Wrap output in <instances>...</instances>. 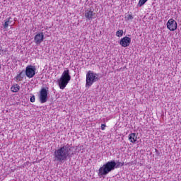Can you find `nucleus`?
Masks as SVG:
<instances>
[{
    "instance_id": "obj_1",
    "label": "nucleus",
    "mask_w": 181,
    "mask_h": 181,
    "mask_svg": "<svg viewBox=\"0 0 181 181\" xmlns=\"http://www.w3.org/2000/svg\"><path fill=\"white\" fill-rule=\"evenodd\" d=\"M124 162L116 163L115 160L108 161L99 168L98 170V176L99 177H104V176H107L110 172L124 166Z\"/></svg>"
},
{
    "instance_id": "obj_2",
    "label": "nucleus",
    "mask_w": 181,
    "mask_h": 181,
    "mask_svg": "<svg viewBox=\"0 0 181 181\" xmlns=\"http://www.w3.org/2000/svg\"><path fill=\"white\" fill-rule=\"evenodd\" d=\"M70 151L71 148L69 145L63 146L58 148L54 152L55 160H57L58 162H63V160H66L67 158H69V153Z\"/></svg>"
},
{
    "instance_id": "obj_3",
    "label": "nucleus",
    "mask_w": 181,
    "mask_h": 181,
    "mask_svg": "<svg viewBox=\"0 0 181 181\" xmlns=\"http://www.w3.org/2000/svg\"><path fill=\"white\" fill-rule=\"evenodd\" d=\"M71 80V76H70V71L66 69L63 71L61 77L58 80V85L60 90H64L65 87H67V84L70 83Z\"/></svg>"
},
{
    "instance_id": "obj_4",
    "label": "nucleus",
    "mask_w": 181,
    "mask_h": 181,
    "mask_svg": "<svg viewBox=\"0 0 181 181\" xmlns=\"http://www.w3.org/2000/svg\"><path fill=\"white\" fill-rule=\"evenodd\" d=\"M100 80V76L94 71H88L86 74V87L90 88V87L94 84V83Z\"/></svg>"
},
{
    "instance_id": "obj_5",
    "label": "nucleus",
    "mask_w": 181,
    "mask_h": 181,
    "mask_svg": "<svg viewBox=\"0 0 181 181\" xmlns=\"http://www.w3.org/2000/svg\"><path fill=\"white\" fill-rule=\"evenodd\" d=\"M49 88H42L40 91V101L41 104H45L47 101V95L49 94Z\"/></svg>"
},
{
    "instance_id": "obj_6",
    "label": "nucleus",
    "mask_w": 181,
    "mask_h": 181,
    "mask_svg": "<svg viewBox=\"0 0 181 181\" xmlns=\"http://www.w3.org/2000/svg\"><path fill=\"white\" fill-rule=\"evenodd\" d=\"M36 74V67L35 66H28L25 69V76L28 77V78H32L35 77Z\"/></svg>"
},
{
    "instance_id": "obj_7",
    "label": "nucleus",
    "mask_w": 181,
    "mask_h": 181,
    "mask_svg": "<svg viewBox=\"0 0 181 181\" xmlns=\"http://www.w3.org/2000/svg\"><path fill=\"white\" fill-rule=\"evenodd\" d=\"M167 29L170 32H175L177 29V22L173 18H170L167 22Z\"/></svg>"
},
{
    "instance_id": "obj_8",
    "label": "nucleus",
    "mask_w": 181,
    "mask_h": 181,
    "mask_svg": "<svg viewBox=\"0 0 181 181\" xmlns=\"http://www.w3.org/2000/svg\"><path fill=\"white\" fill-rule=\"evenodd\" d=\"M119 45L122 47H128L131 45V37L126 36L121 38Z\"/></svg>"
},
{
    "instance_id": "obj_9",
    "label": "nucleus",
    "mask_w": 181,
    "mask_h": 181,
    "mask_svg": "<svg viewBox=\"0 0 181 181\" xmlns=\"http://www.w3.org/2000/svg\"><path fill=\"white\" fill-rule=\"evenodd\" d=\"M45 39V35L43 33H39L37 35H35L34 37V42L36 45H40L42 42H43Z\"/></svg>"
},
{
    "instance_id": "obj_10",
    "label": "nucleus",
    "mask_w": 181,
    "mask_h": 181,
    "mask_svg": "<svg viewBox=\"0 0 181 181\" xmlns=\"http://www.w3.org/2000/svg\"><path fill=\"white\" fill-rule=\"evenodd\" d=\"M15 25V22H13V18L12 17H9L4 21V25H3L4 29H8L9 26H13Z\"/></svg>"
},
{
    "instance_id": "obj_11",
    "label": "nucleus",
    "mask_w": 181,
    "mask_h": 181,
    "mask_svg": "<svg viewBox=\"0 0 181 181\" xmlns=\"http://www.w3.org/2000/svg\"><path fill=\"white\" fill-rule=\"evenodd\" d=\"M85 18L89 21L95 18V13L91 10H86L85 11Z\"/></svg>"
},
{
    "instance_id": "obj_12",
    "label": "nucleus",
    "mask_w": 181,
    "mask_h": 181,
    "mask_svg": "<svg viewBox=\"0 0 181 181\" xmlns=\"http://www.w3.org/2000/svg\"><path fill=\"white\" fill-rule=\"evenodd\" d=\"M129 141L132 144H136V141H138V137L136 136V134L131 133L130 134H129Z\"/></svg>"
},
{
    "instance_id": "obj_13",
    "label": "nucleus",
    "mask_w": 181,
    "mask_h": 181,
    "mask_svg": "<svg viewBox=\"0 0 181 181\" xmlns=\"http://www.w3.org/2000/svg\"><path fill=\"white\" fill-rule=\"evenodd\" d=\"M23 77H25V74H23V71L20 72L16 77V81H22L23 80Z\"/></svg>"
},
{
    "instance_id": "obj_14",
    "label": "nucleus",
    "mask_w": 181,
    "mask_h": 181,
    "mask_svg": "<svg viewBox=\"0 0 181 181\" xmlns=\"http://www.w3.org/2000/svg\"><path fill=\"white\" fill-rule=\"evenodd\" d=\"M21 90V86H19L18 84H14L11 87V90L13 93H18Z\"/></svg>"
},
{
    "instance_id": "obj_15",
    "label": "nucleus",
    "mask_w": 181,
    "mask_h": 181,
    "mask_svg": "<svg viewBox=\"0 0 181 181\" xmlns=\"http://www.w3.org/2000/svg\"><path fill=\"white\" fill-rule=\"evenodd\" d=\"M116 36L117 37H122V35H124V30H118L116 32Z\"/></svg>"
},
{
    "instance_id": "obj_16",
    "label": "nucleus",
    "mask_w": 181,
    "mask_h": 181,
    "mask_svg": "<svg viewBox=\"0 0 181 181\" xmlns=\"http://www.w3.org/2000/svg\"><path fill=\"white\" fill-rule=\"evenodd\" d=\"M125 21H132V19H134V16H132V14H127L125 17H124Z\"/></svg>"
},
{
    "instance_id": "obj_17",
    "label": "nucleus",
    "mask_w": 181,
    "mask_h": 181,
    "mask_svg": "<svg viewBox=\"0 0 181 181\" xmlns=\"http://www.w3.org/2000/svg\"><path fill=\"white\" fill-rule=\"evenodd\" d=\"M147 1L148 0H139L138 3V6H143V5H145V4H146Z\"/></svg>"
},
{
    "instance_id": "obj_18",
    "label": "nucleus",
    "mask_w": 181,
    "mask_h": 181,
    "mask_svg": "<svg viewBox=\"0 0 181 181\" xmlns=\"http://www.w3.org/2000/svg\"><path fill=\"white\" fill-rule=\"evenodd\" d=\"M36 98H35V95H33L30 98V103H35Z\"/></svg>"
},
{
    "instance_id": "obj_19",
    "label": "nucleus",
    "mask_w": 181,
    "mask_h": 181,
    "mask_svg": "<svg viewBox=\"0 0 181 181\" xmlns=\"http://www.w3.org/2000/svg\"><path fill=\"white\" fill-rule=\"evenodd\" d=\"M107 127V125L102 124L100 126V128L102 129V131H105V127Z\"/></svg>"
},
{
    "instance_id": "obj_20",
    "label": "nucleus",
    "mask_w": 181,
    "mask_h": 181,
    "mask_svg": "<svg viewBox=\"0 0 181 181\" xmlns=\"http://www.w3.org/2000/svg\"><path fill=\"white\" fill-rule=\"evenodd\" d=\"M1 53H2V46L0 45V56H1Z\"/></svg>"
},
{
    "instance_id": "obj_21",
    "label": "nucleus",
    "mask_w": 181,
    "mask_h": 181,
    "mask_svg": "<svg viewBox=\"0 0 181 181\" xmlns=\"http://www.w3.org/2000/svg\"><path fill=\"white\" fill-rule=\"evenodd\" d=\"M156 152H158V149H156Z\"/></svg>"
}]
</instances>
